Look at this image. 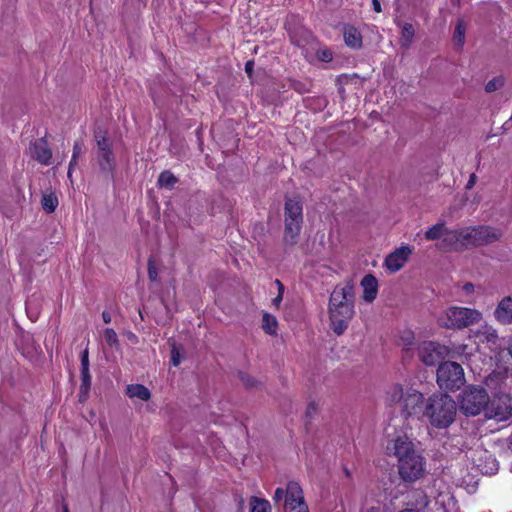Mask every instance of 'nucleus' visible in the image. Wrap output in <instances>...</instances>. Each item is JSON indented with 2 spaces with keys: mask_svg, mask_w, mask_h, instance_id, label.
Here are the masks:
<instances>
[{
  "mask_svg": "<svg viewBox=\"0 0 512 512\" xmlns=\"http://www.w3.org/2000/svg\"><path fill=\"white\" fill-rule=\"evenodd\" d=\"M328 312L333 332L342 335L355 314L354 285L351 282L334 288L329 299Z\"/></svg>",
  "mask_w": 512,
  "mask_h": 512,
  "instance_id": "nucleus-1",
  "label": "nucleus"
},
{
  "mask_svg": "<svg viewBox=\"0 0 512 512\" xmlns=\"http://www.w3.org/2000/svg\"><path fill=\"white\" fill-rule=\"evenodd\" d=\"M503 236V231L500 228L479 225L474 227H466L455 229L448 233L444 242L450 247H479L486 246L498 242Z\"/></svg>",
  "mask_w": 512,
  "mask_h": 512,
  "instance_id": "nucleus-2",
  "label": "nucleus"
},
{
  "mask_svg": "<svg viewBox=\"0 0 512 512\" xmlns=\"http://www.w3.org/2000/svg\"><path fill=\"white\" fill-rule=\"evenodd\" d=\"M385 402L397 407L404 417L419 416L423 412L424 396L413 388L404 389L401 385H392L386 392Z\"/></svg>",
  "mask_w": 512,
  "mask_h": 512,
  "instance_id": "nucleus-3",
  "label": "nucleus"
},
{
  "mask_svg": "<svg viewBox=\"0 0 512 512\" xmlns=\"http://www.w3.org/2000/svg\"><path fill=\"white\" fill-rule=\"evenodd\" d=\"M456 411V403L449 395L437 394L429 397L423 415L432 426L443 429L454 422Z\"/></svg>",
  "mask_w": 512,
  "mask_h": 512,
  "instance_id": "nucleus-4",
  "label": "nucleus"
},
{
  "mask_svg": "<svg viewBox=\"0 0 512 512\" xmlns=\"http://www.w3.org/2000/svg\"><path fill=\"white\" fill-rule=\"evenodd\" d=\"M303 224V207L296 198H288L284 208L283 241L287 246L297 244Z\"/></svg>",
  "mask_w": 512,
  "mask_h": 512,
  "instance_id": "nucleus-5",
  "label": "nucleus"
},
{
  "mask_svg": "<svg viewBox=\"0 0 512 512\" xmlns=\"http://www.w3.org/2000/svg\"><path fill=\"white\" fill-rule=\"evenodd\" d=\"M482 313L468 307L451 306L438 318V324L447 329L461 330L480 322Z\"/></svg>",
  "mask_w": 512,
  "mask_h": 512,
  "instance_id": "nucleus-6",
  "label": "nucleus"
},
{
  "mask_svg": "<svg viewBox=\"0 0 512 512\" xmlns=\"http://www.w3.org/2000/svg\"><path fill=\"white\" fill-rule=\"evenodd\" d=\"M273 501L276 505H281L284 512H309L302 488L294 481L289 482L285 489L277 488Z\"/></svg>",
  "mask_w": 512,
  "mask_h": 512,
  "instance_id": "nucleus-7",
  "label": "nucleus"
},
{
  "mask_svg": "<svg viewBox=\"0 0 512 512\" xmlns=\"http://www.w3.org/2000/svg\"><path fill=\"white\" fill-rule=\"evenodd\" d=\"M489 396L484 388L468 387L460 395V410L467 416H476L486 411Z\"/></svg>",
  "mask_w": 512,
  "mask_h": 512,
  "instance_id": "nucleus-8",
  "label": "nucleus"
},
{
  "mask_svg": "<svg viewBox=\"0 0 512 512\" xmlns=\"http://www.w3.org/2000/svg\"><path fill=\"white\" fill-rule=\"evenodd\" d=\"M465 382L464 371L460 364L452 361L443 362L437 369V383L440 388L453 391Z\"/></svg>",
  "mask_w": 512,
  "mask_h": 512,
  "instance_id": "nucleus-9",
  "label": "nucleus"
},
{
  "mask_svg": "<svg viewBox=\"0 0 512 512\" xmlns=\"http://www.w3.org/2000/svg\"><path fill=\"white\" fill-rule=\"evenodd\" d=\"M467 457L482 474L492 475L498 471V461L488 450L482 447L470 449L467 452Z\"/></svg>",
  "mask_w": 512,
  "mask_h": 512,
  "instance_id": "nucleus-10",
  "label": "nucleus"
},
{
  "mask_svg": "<svg viewBox=\"0 0 512 512\" xmlns=\"http://www.w3.org/2000/svg\"><path fill=\"white\" fill-rule=\"evenodd\" d=\"M485 415L498 422L508 420L512 416V397L503 394L489 400Z\"/></svg>",
  "mask_w": 512,
  "mask_h": 512,
  "instance_id": "nucleus-11",
  "label": "nucleus"
},
{
  "mask_svg": "<svg viewBox=\"0 0 512 512\" xmlns=\"http://www.w3.org/2000/svg\"><path fill=\"white\" fill-rule=\"evenodd\" d=\"M399 474L404 481L413 482L419 479L424 472L423 458L418 453L402 459L398 464Z\"/></svg>",
  "mask_w": 512,
  "mask_h": 512,
  "instance_id": "nucleus-12",
  "label": "nucleus"
},
{
  "mask_svg": "<svg viewBox=\"0 0 512 512\" xmlns=\"http://www.w3.org/2000/svg\"><path fill=\"white\" fill-rule=\"evenodd\" d=\"M446 354L445 346L432 341L422 342L418 346V357L427 366H433L441 361Z\"/></svg>",
  "mask_w": 512,
  "mask_h": 512,
  "instance_id": "nucleus-13",
  "label": "nucleus"
},
{
  "mask_svg": "<svg viewBox=\"0 0 512 512\" xmlns=\"http://www.w3.org/2000/svg\"><path fill=\"white\" fill-rule=\"evenodd\" d=\"M389 455H394L398 459V464L402 463V459L410 457V454H416L413 443L405 436L397 437L389 441L386 446Z\"/></svg>",
  "mask_w": 512,
  "mask_h": 512,
  "instance_id": "nucleus-14",
  "label": "nucleus"
},
{
  "mask_svg": "<svg viewBox=\"0 0 512 512\" xmlns=\"http://www.w3.org/2000/svg\"><path fill=\"white\" fill-rule=\"evenodd\" d=\"M411 253L412 251L408 246H402L386 257L385 266L389 271L395 273L404 266Z\"/></svg>",
  "mask_w": 512,
  "mask_h": 512,
  "instance_id": "nucleus-15",
  "label": "nucleus"
},
{
  "mask_svg": "<svg viewBox=\"0 0 512 512\" xmlns=\"http://www.w3.org/2000/svg\"><path fill=\"white\" fill-rule=\"evenodd\" d=\"M30 156L41 164L48 165L52 152L44 139H38L29 146Z\"/></svg>",
  "mask_w": 512,
  "mask_h": 512,
  "instance_id": "nucleus-16",
  "label": "nucleus"
},
{
  "mask_svg": "<svg viewBox=\"0 0 512 512\" xmlns=\"http://www.w3.org/2000/svg\"><path fill=\"white\" fill-rule=\"evenodd\" d=\"M80 358H81V369L80 370H81V380H82V383L80 386V392H81V397H86L89 392L90 386H91V375L89 372L88 348H85L81 352Z\"/></svg>",
  "mask_w": 512,
  "mask_h": 512,
  "instance_id": "nucleus-17",
  "label": "nucleus"
},
{
  "mask_svg": "<svg viewBox=\"0 0 512 512\" xmlns=\"http://www.w3.org/2000/svg\"><path fill=\"white\" fill-rule=\"evenodd\" d=\"M494 317L502 324L512 323V296L504 297L494 311Z\"/></svg>",
  "mask_w": 512,
  "mask_h": 512,
  "instance_id": "nucleus-18",
  "label": "nucleus"
},
{
  "mask_svg": "<svg viewBox=\"0 0 512 512\" xmlns=\"http://www.w3.org/2000/svg\"><path fill=\"white\" fill-rule=\"evenodd\" d=\"M361 286L363 288V299L369 303L374 301L378 293L377 279L373 275L367 274L361 280Z\"/></svg>",
  "mask_w": 512,
  "mask_h": 512,
  "instance_id": "nucleus-19",
  "label": "nucleus"
},
{
  "mask_svg": "<svg viewBox=\"0 0 512 512\" xmlns=\"http://www.w3.org/2000/svg\"><path fill=\"white\" fill-rule=\"evenodd\" d=\"M475 337L481 343H487L489 345H496L498 341L497 331L489 326L484 325L479 327L476 331L473 332Z\"/></svg>",
  "mask_w": 512,
  "mask_h": 512,
  "instance_id": "nucleus-20",
  "label": "nucleus"
},
{
  "mask_svg": "<svg viewBox=\"0 0 512 512\" xmlns=\"http://www.w3.org/2000/svg\"><path fill=\"white\" fill-rule=\"evenodd\" d=\"M452 230H449L446 225H445V222L441 221V222H438L436 223L435 225H433L432 227H430L426 232H425V239L426 240H429V241H434V240H437L441 237H444L443 240L447 237L448 233L451 232ZM443 243L445 244V242L443 241ZM446 245H448L446 243Z\"/></svg>",
  "mask_w": 512,
  "mask_h": 512,
  "instance_id": "nucleus-21",
  "label": "nucleus"
},
{
  "mask_svg": "<svg viewBox=\"0 0 512 512\" xmlns=\"http://www.w3.org/2000/svg\"><path fill=\"white\" fill-rule=\"evenodd\" d=\"M126 394L130 398H137L142 401H148L151 398L149 389L141 384L128 385L126 388Z\"/></svg>",
  "mask_w": 512,
  "mask_h": 512,
  "instance_id": "nucleus-22",
  "label": "nucleus"
},
{
  "mask_svg": "<svg viewBox=\"0 0 512 512\" xmlns=\"http://www.w3.org/2000/svg\"><path fill=\"white\" fill-rule=\"evenodd\" d=\"M344 40L347 46L354 49L361 47L362 44L360 33L353 27L345 30Z\"/></svg>",
  "mask_w": 512,
  "mask_h": 512,
  "instance_id": "nucleus-23",
  "label": "nucleus"
},
{
  "mask_svg": "<svg viewBox=\"0 0 512 512\" xmlns=\"http://www.w3.org/2000/svg\"><path fill=\"white\" fill-rule=\"evenodd\" d=\"M465 33L466 24L463 19H458L453 34V42L458 48H462L465 43Z\"/></svg>",
  "mask_w": 512,
  "mask_h": 512,
  "instance_id": "nucleus-24",
  "label": "nucleus"
},
{
  "mask_svg": "<svg viewBox=\"0 0 512 512\" xmlns=\"http://www.w3.org/2000/svg\"><path fill=\"white\" fill-rule=\"evenodd\" d=\"M99 165L103 171L109 172L113 168L114 156L111 150L98 152Z\"/></svg>",
  "mask_w": 512,
  "mask_h": 512,
  "instance_id": "nucleus-25",
  "label": "nucleus"
},
{
  "mask_svg": "<svg viewBox=\"0 0 512 512\" xmlns=\"http://www.w3.org/2000/svg\"><path fill=\"white\" fill-rule=\"evenodd\" d=\"M250 512H271L270 503L265 499L252 497L250 500Z\"/></svg>",
  "mask_w": 512,
  "mask_h": 512,
  "instance_id": "nucleus-26",
  "label": "nucleus"
},
{
  "mask_svg": "<svg viewBox=\"0 0 512 512\" xmlns=\"http://www.w3.org/2000/svg\"><path fill=\"white\" fill-rule=\"evenodd\" d=\"M414 34L415 31L413 25L410 23L404 24L401 32V46L405 48L409 47L414 37Z\"/></svg>",
  "mask_w": 512,
  "mask_h": 512,
  "instance_id": "nucleus-27",
  "label": "nucleus"
},
{
  "mask_svg": "<svg viewBox=\"0 0 512 512\" xmlns=\"http://www.w3.org/2000/svg\"><path fill=\"white\" fill-rule=\"evenodd\" d=\"M177 182L178 179L167 170L163 171L158 178V185L168 189H171Z\"/></svg>",
  "mask_w": 512,
  "mask_h": 512,
  "instance_id": "nucleus-28",
  "label": "nucleus"
},
{
  "mask_svg": "<svg viewBox=\"0 0 512 512\" xmlns=\"http://www.w3.org/2000/svg\"><path fill=\"white\" fill-rule=\"evenodd\" d=\"M262 328L266 333L270 335L275 334L277 329L276 318L268 313H265L262 319Z\"/></svg>",
  "mask_w": 512,
  "mask_h": 512,
  "instance_id": "nucleus-29",
  "label": "nucleus"
},
{
  "mask_svg": "<svg viewBox=\"0 0 512 512\" xmlns=\"http://www.w3.org/2000/svg\"><path fill=\"white\" fill-rule=\"evenodd\" d=\"M58 205V199L54 194H45L42 198V208L47 212L51 213L55 210Z\"/></svg>",
  "mask_w": 512,
  "mask_h": 512,
  "instance_id": "nucleus-30",
  "label": "nucleus"
},
{
  "mask_svg": "<svg viewBox=\"0 0 512 512\" xmlns=\"http://www.w3.org/2000/svg\"><path fill=\"white\" fill-rule=\"evenodd\" d=\"M85 147L82 142H76L73 147L72 159L70 161L68 176H71V170L76 164L77 158L84 153Z\"/></svg>",
  "mask_w": 512,
  "mask_h": 512,
  "instance_id": "nucleus-31",
  "label": "nucleus"
},
{
  "mask_svg": "<svg viewBox=\"0 0 512 512\" xmlns=\"http://www.w3.org/2000/svg\"><path fill=\"white\" fill-rule=\"evenodd\" d=\"M103 337H104L105 342L110 347H115V348L119 347L118 336H117L116 332L112 328H106L103 331Z\"/></svg>",
  "mask_w": 512,
  "mask_h": 512,
  "instance_id": "nucleus-32",
  "label": "nucleus"
},
{
  "mask_svg": "<svg viewBox=\"0 0 512 512\" xmlns=\"http://www.w3.org/2000/svg\"><path fill=\"white\" fill-rule=\"evenodd\" d=\"M237 375H238V379L240 380V382L246 388L251 389V388L257 387L258 382L251 375H249L245 372H242V371H239Z\"/></svg>",
  "mask_w": 512,
  "mask_h": 512,
  "instance_id": "nucleus-33",
  "label": "nucleus"
},
{
  "mask_svg": "<svg viewBox=\"0 0 512 512\" xmlns=\"http://www.w3.org/2000/svg\"><path fill=\"white\" fill-rule=\"evenodd\" d=\"M504 85V79L502 77H495L487 82L485 85V91L487 93H492L498 89H500Z\"/></svg>",
  "mask_w": 512,
  "mask_h": 512,
  "instance_id": "nucleus-34",
  "label": "nucleus"
},
{
  "mask_svg": "<svg viewBox=\"0 0 512 512\" xmlns=\"http://www.w3.org/2000/svg\"><path fill=\"white\" fill-rule=\"evenodd\" d=\"M98 152H104L105 150H110V141L106 137L102 136L101 133H97L95 135Z\"/></svg>",
  "mask_w": 512,
  "mask_h": 512,
  "instance_id": "nucleus-35",
  "label": "nucleus"
},
{
  "mask_svg": "<svg viewBox=\"0 0 512 512\" xmlns=\"http://www.w3.org/2000/svg\"><path fill=\"white\" fill-rule=\"evenodd\" d=\"M275 284L278 287V295L273 299V304L278 307L282 301L283 293H284V285L278 279L275 280Z\"/></svg>",
  "mask_w": 512,
  "mask_h": 512,
  "instance_id": "nucleus-36",
  "label": "nucleus"
},
{
  "mask_svg": "<svg viewBox=\"0 0 512 512\" xmlns=\"http://www.w3.org/2000/svg\"><path fill=\"white\" fill-rule=\"evenodd\" d=\"M360 512H382L379 504H370L367 500L362 503Z\"/></svg>",
  "mask_w": 512,
  "mask_h": 512,
  "instance_id": "nucleus-37",
  "label": "nucleus"
},
{
  "mask_svg": "<svg viewBox=\"0 0 512 512\" xmlns=\"http://www.w3.org/2000/svg\"><path fill=\"white\" fill-rule=\"evenodd\" d=\"M317 58L323 62L332 60V52L329 49H320L317 51Z\"/></svg>",
  "mask_w": 512,
  "mask_h": 512,
  "instance_id": "nucleus-38",
  "label": "nucleus"
},
{
  "mask_svg": "<svg viewBox=\"0 0 512 512\" xmlns=\"http://www.w3.org/2000/svg\"><path fill=\"white\" fill-rule=\"evenodd\" d=\"M157 276H158L157 268H156L154 262L150 259L148 262V277L151 281H156Z\"/></svg>",
  "mask_w": 512,
  "mask_h": 512,
  "instance_id": "nucleus-39",
  "label": "nucleus"
},
{
  "mask_svg": "<svg viewBox=\"0 0 512 512\" xmlns=\"http://www.w3.org/2000/svg\"><path fill=\"white\" fill-rule=\"evenodd\" d=\"M171 362L174 366H178L181 362L179 350L173 345L171 350Z\"/></svg>",
  "mask_w": 512,
  "mask_h": 512,
  "instance_id": "nucleus-40",
  "label": "nucleus"
},
{
  "mask_svg": "<svg viewBox=\"0 0 512 512\" xmlns=\"http://www.w3.org/2000/svg\"><path fill=\"white\" fill-rule=\"evenodd\" d=\"M401 339L403 341L404 346L408 347V346L412 345L413 340H414V335L412 332H405V334L403 335V337Z\"/></svg>",
  "mask_w": 512,
  "mask_h": 512,
  "instance_id": "nucleus-41",
  "label": "nucleus"
},
{
  "mask_svg": "<svg viewBox=\"0 0 512 512\" xmlns=\"http://www.w3.org/2000/svg\"><path fill=\"white\" fill-rule=\"evenodd\" d=\"M476 181H477V176H476V174L472 173L469 177L467 184H466V189H468V190L472 189L473 186L475 185Z\"/></svg>",
  "mask_w": 512,
  "mask_h": 512,
  "instance_id": "nucleus-42",
  "label": "nucleus"
},
{
  "mask_svg": "<svg viewBox=\"0 0 512 512\" xmlns=\"http://www.w3.org/2000/svg\"><path fill=\"white\" fill-rule=\"evenodd\" d=\"M253 67H254V61L250 60V61L246 62L245 71L248 74V76L252 75Z\"/></svg>",
  "mask_w": 512,
  "mask_h": 512,
  "instance_id": "nucleus-43",
  "label": "nucleus"
},
{
  "mask_svg": "<svg viewBox=\"0 0 512 512\" xmlns=\"http://www.w3.org/2000/svg\"><path fill=\"white\" fill-rule=\"evenodd\" d=\"M372 6L375 12L380 13L381 12V4L379 0H372Z\"/></svg>",
  "mask_w": 512,
  "mask_h": 512,
  "instance_id": "nucleus-44",
  "label": "nucleus"
},
{
  "mask_svg": "<svg viewBox=\"0 0 512 512\" xmlns=\"http://www.w3.org/2000/svg\"><path fill=\"white\" fill-rule=\"evenodd\" d=\"M102 318H103V321H104L106 324H108V323H110V322H111V315H110V313H108V312H106V311H104V312L102 313Z\"/></svg>",
  "mask_w": 512,
  "mask_h": 512,
  "instance_id": "nucleus-45",
  "label": "nucleus"
},
{
  "mask_svg": "<svg viewBox=\"0 0 512 512\" xmlns=\"http://www.w3.org/2000/svg\"><path fill=\"white\" fill-rule=\"evenodd\" d=\"M474 289V286L473 284L471 283H466L464 286H463V290L466 292V293H470L472 292Z\"/></svg>",
  "mask_w": 512,
  "mask_h": 512,
  "instance_id": "nucleus-46",
  "label": "nucleus"
},
{
  "mask_svg": "<svg viewBox=\"0 0 512 512\" xmlns=\"http://www.w3.org/2000/svg\"><path fill=\"white\" fill-rule=\"evenodd\" d=\"M451 3L456 6V7H460V4H461V0H450Z\"/></svg>",
  "mask_w": 512,
  "mask_h": 512,
  "instance_id": "nucleus-47",
  "label": "nucleus"
},
{
  "mask_svg": "<svg viewBox=\"0 0 512 512\" xmlns=\"http://www.w3.org/2000/svg\"><path fill=\"white\" fill-rule=\"evenodd\" d=\"M400 512H418V511L414 510V509H405V510H402Z\"/></svg>",
  "mask_w": 512,
  "mask_h": 512,
  "instance_id": "nucleus-48",
  "label": "nucleus"
},
{
  "mask_svg": "<svg viewBox=\"0 0 512 512\" xmlns=\"http://www.w3.org/2000/svg\"><path fill=\"white\" fill-rule=\"evenodd\" d=\"M511 355H512V350L510 351Z\"/></svg>",
  "mask_w": 512,
  "mask_h": 512,
  "instance_id": "nucleus-49",
  "label": "nucleus"
}]
</instances>
